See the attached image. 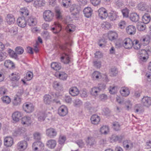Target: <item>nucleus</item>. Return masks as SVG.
Wrapping results in <instances>:
<instances>
[{
  "instance_id": "79ce46f5",
  "label": "nucleus",
  "mask_w": 151,
  "mask_h": 151,
  "mask_svg": "<svg viewBox=\"0 0 151 151\" xmlns=\"http://www.w3.org/2000/svg\"><path fill=\"white\" fill-rule=\"evenodd\" d=\"M151 52L149 50H147L145 49H142L139 50L138 53L141 56H146L147 57L148 56L149 54Z\"/></svg>"
},
{
  "instance_id": "a211bd4d",
  "label": "nucleus",
  "mask_w": 151,
  "mask_h": 151,
  "mask_svg": "<svg viewBox=\"0 0 151 151\" xmlns=\"http://www.w3.org/2000/svg\"><path fill=\"white\" fill-rule=\"evenodd\" d=\"M87 145L90 146V147L95 146L96 144V142L95 141L94 138L92 137H88L86 141Z\"/></svg>"
},
{
  "instance_id": "c9c22d12",
  "label": "nucleus",
  "mask_w": 151,
  "mask_h": 151,
  "mask_svg": "<svg viewBox=\"0 0 151 151\" xmlns=\"http://www.w3.org/2000/svg\"><path fill=\"white\" fill-rule=\"evenodd\" d=\"M137 8L139 10L144 11L146 10L147 6L146 4L143 2H141L138 4Z\"/></svg>"
},
{
  "instance_id": "5701e85b",
  "label": "nucleus",
  "mask_w": 151,
  "mask_h": 151,
  "mask_svg": "<svg viewBox=\"0 0 151 151\" xmlns=\"http://www.w3.org/2000/svg\"><path fill=\"white\" fill-rule=\"evenodd\" d=\"M120 92L121 95L123 96H127L129 94V91L127 87H122L120 90Z\"/></svg>"
},
{
  "instance_id": "bf43d9fd",
  "label": "nucleus",
  "mask_w": 151,
  "mask_h": 151,
  "mask_svg": "<svg viewBox=\"0 0 151 151\" xmlns=\"http://www.w3.org/2000/svg\"><path fill=\"white\" fill-rule=\"evenodd\" d=\"M118 73V71L116 68L114 67L110 69V73L111 76H115Z\"/></svg>"
},
{
  "instance_id": "f8f14e48",
  "label": "nucleus",
  "mask_w": 151,
  "mask_h": 151,
  "mask_svg": "<svg viewBox=\"0 0 151 151\" xmlns=\"http://www.w3.org/2000/svg\"><path fill=\"white\" fill-rule=\"evenodd\" d=\"M142 102L144 106L148 107L151 105V98L148 96H144L142 100Z\"/></svg>"
},
{
  "instance_id": "c85d7f7f",
  "label": "nucleus",
  "mask_w": 151,
  "mask_h": 151,
  "mask_svg": "<svg viewBox=\"0 0 151 151\" xmlns=\"http://www.w3.org/2000/svg\"><path fill=\"white\" fill-rule=\"evenodd\" d=\"M129 18L132 21L137 22L139 20V16L137 13H134L130 14Z\"/></svg>"
},
{
  "instance_id": "6ab92c4d",
  "label": "nucleus",
  "mask_w": 151,
  "mask_h": 151,
  "mask_svg": "<svg viewBox=\"0 0 151 151\" xmlns=\"http://www.w3.org/2000/svg\"><path fill=\"white\" fill-rule=\"evenodd\" d=\"M13 120L17 122L22 118L21 113L19 111H16L13 113L12 115Z\"/></svg>"
},
{
  "instance_id": "c03bdc74",
  "label": "nucleus",
  "mask_w": 151,
  "mask_h": 151,
  "mask_svg": "<svg viewBox=\"0 0 151 151\" xmlns=\"http://www.w3.org/2000/svg\"><path fill=\"white\" fill-rule=\"evenodd\" d=\"M22 123L23 124L28 125L31 123V118L29 116L24 117L22 118Z\"/></svg>"
},
{
  "instance_id": "7c9ffc66",
  "label": "nucleus",
  "mask_w": 151,
  "mask_h": 151,
  "mask_svg": "<svg viewBox=\"0 0 151 151\" xmlns=\"http://www.w3.org/2000/svg\"><path fill=\"white\" fill-rule=\"evenodd\" d=\"M150 37L149 36H147L142 37L140 40L141 43L145 45L148 44L150 42Z\"/></svg>"
},
{
  "instance_id": "dca6fc26",
  "label": "nucleus",
  "mask_w": 151,
  "mask_h": 151,
  "mask_svg": "<svg viewBox=\"0 0 151 151\" xmlns=\"http://www.w3.org/2000/svg\"><path fill=\"white\" fill-rule=\"evenodd\" d=\"M17 22L18 26L22 28L25 27L27 24L25 18L23 17L18 18L17 20Z\"/></svg>"
},
{
  "instance_id": "69168bd1",
  "label": "nucleus",
  "mask_w": 151,
  "mask_h": 151,
  "mask_svg": "<svg viewBox=\"0 0 151 151\" xmlns=\"http://www.w3.org/2000/svg\"><path fill=\"white\" fill-rule=\"evenodd\" d=\"M118 25L119 28L121 29H123L126 27V22L125 21H121L118 23Z\"/></svg>"
},
{
  "instance_id": "de8ad7c7",
  "label": "nucleus",
  "mask_w": 151,
  "mask_h": 151,
  "mask_svg": "<svg viewBox=\"0 0 151 151\" xmlns=\"http://www.w3.org/2000/svg\"><path fill=\"white\" fill-rule=\"evenodd\" d=\"M82 101L80 99H75L73 101L74 106L76 107H79L82 104Z\"/></svg>"
},
{
  "instance_id": "4468645a",
  "label": "nucleus",
  "mask_w": 151,
  "mask_h": 151,
  "mask_svg": "<svg viewBox=\"0 0 151 151\" xmlns=\"http://www.w3.org/2000/svg\"><path fill=\"white\" fill-rule=\"evenodd\" d=\"M5 19L7 24L9 25L14 24L15 21L14 15L11 14H7Z\"/></svg>"
},
{
  "instance_id": "1a4fd4ad",
  "label": "nucleus",
  "mask_w": 151,
  "mask_h": 151,
  "mask_svg": "<svg viewBox=\"0 0 151 151\" xmlns=\"http://www.w3.org/2000/svg\"><path fill=\"white\" fill-rule=\"evenodd\" d=\"M58 113L61 116H65L68 113V109L65 106H62L59 108Z\"/></svg>"
},
{
  "instance_id": "aec40b11",
  "label": "nucleus",
  "mask_w": 151,
  "mask_h": 151,
  "mask_svg": "<svg viewBox=\"0 0 151 151\" xmlns=\"http://www.w3.org/2000/svg\"><path fill=\"white\" fill-rule=\"evenodd\" d=\"M90 119L91 123L94 124H98L100 120L99 116L96 114L93 115Z\"/></svg>"
},
{
  "instance_id": "72a5a7b5",
  "label": "nucleus",
  "mask_w": 151,
  "mask_h": 151,
  "mask_svg": "<svg viewBox=\"0 0 151 151\" xmlns=\"http://www.w3.org/2000/svg\"><path fill=\"white\" fill-rule=\"evenodd\" d=\"M76 27L73 24H69L66 27V30L67 32L71 33L74 31L76 29Z\"/></svg>"
},
{
  "instance_id": "338daca9",
  "label": "nucleus",
  "mask_w": 151,
  "mask_h": 151,
  "mask_svg": "<svg viewBox=\"0 0 151 151\" xmlns=\"http://www.w3.org/2000/svg\"><path fill=\"white\" fill-rule=\"evenodd\" d=\"M76 143L78 145L80 148H82L84 145L85 144L84 142L82 140H79L76 142Z\"/></svg>"
},
{
  "instance_id": "ddd939ff",
  "label": "nucleus",
  "mask_w": 151,
  "mask_h": 151,
  "mask_svg": "<svg viewBox=\"0 0 151 151\" xmlns=\"http://www.w3.org/2000/svg\"><path fill=\"white\" fill-rule=\"evenodd\" d=\"M44 146V144L40 141L35 142L32 144V147L35 151L37 150L39 147L41 149H43Z\"/></svg>"
},
{
  "instance_id": "20e7f679",
  "label": "nucleus",
  "mask_w": 151,
  "mask_h": 151,
  "mask_svg": "<svg viewBox=\"0 0 151 151\" xmlns=\"http://www.w3.org/2000/svg\"><path fill=\"white\" fill-rule=\"evenodd\" d=\"M61 61L65 64H68L70 62V55L69 54L64 52L60 57Z\"/></svg>"
},
{
  "instance_id": "f03ea898",
  "label": "nucleus",
  "mask_w": 151,
  "mask_h": 151,
  "mask_svg": "<svg viewBox=\"0 0 151 151\" xmlns=\"http://www.w3.org/2000/svg\"><path fill=\"white\" fill-rule=\"evenodd\" d=\"M23 109L27 113H30L33 111L34 109V106L33 104L30 103H25L23 105Z\"/></svg>"
},
{
  "instance_id": "f704fd0d",
  "label": "nucleus",
  "mask_w": 151,
  "mask_h": 151,
  "mask_svg": "<svg viewBox=\"0 0 151 151\" xmlns=\"http://www.w3.org/2000/svg\"><path fill=\"white\" fill-rule=\"evenodd\" d=\"M33 5L36 7L43 6L45 4L44 0H34Z\"/></svg>"
},
{
  "instance_id": "f257e3e1",
  "label": "nucleus",
  "mask_w": 151,
  "mask_h": 151,
  "mask_svg": "<svg viewBox=\"0 0 151 151\" xmlns=\"http://www.w3.org/2000/svg\"><path fill=\"white\" fill-rule=\"evenodd\" d=\"M54 16V13L50 10H46L43 13V18L46 22H50L52 21Z\"/></svg>"
},
{
  "instance_id": "774afa93",
  "label": "nucleus",
  "mask_w": 151,
  "mask_h": 151,
  "mask_svg": "<svg viewBox=\"0 0 151 151\" xmlns=\"http://www.w3.org/2000/svg\"><path fill=\"white\" fill-rule=\"evenodd\" d=\"M34 137L35 139L36 140H39L41 139L40 134L38 132H36L33 134Z\"/></svg>"
},
{
  "instance_id": "4d7b16f0",
  "label": "nucleus",
  "mask_w": 151,
  "mask_h": 151,
  "mask_svg": "<svg viewBox=\"0 0 151 151\" xmlns=\"http://www.w3.org/2000/svg\"><path fill=\"white\" fill-rule=\"evenodd\" d=\"M15 51L17 54L21 55L24 52L23 48L21 47H17L15 49Z\"/></svg>"
},
{
  "instance_id": "603ef678",
  "label": "nucleus",
  "mask_w": 151,
  "mask_h": 151,
  "mask_svg": "<svg viewBox=\"0 0 151 151\" xmlns=\"http://www.w3.org/2000/svg\"><path fill=\"white\" fill-rule=\"evenodd\" d=\"M47 114L45 112L40 114V115L38 117V120L40 121H44L47 117Z\"/></svg>"
},
{
  "instance_id": "8fccbe9b",
  "label": "nucleus",
  "mask_w": 151,
  "mask_h": 151,
  "mask_svg": "<svg viewBox=\"0 0 151 151\" xmlns=\"http://www.w3.org/2000/svg\"><path fill=\"white\" fill-rule=\"evenodd\" d=\"M99 92L98 88L96 87H94L91 89V93L92 95L96 96L98 95V93Z\"/></svg>"
},
{
  "instance_id": "2eb2a0df",
  "label": "nucleus",
  "mask_w": 151,
  "mask_h": 151,
  "mask_svg": "<svg viewBox=\"0 0 151 151\" xmlns=\"http://www.w3.org/2000/svg\"><path fill=\"white\" fill-rule=\"evenodd\" d=\"M79 90L76 86L72 87L69 90V93L73 96H75L78 95L79 94Z\"/></svg>"
},
{
  "instance_id": "58836bf2",
  "label": "nucleus",
  "mask_w": 151,
  "mask_h": 151,
  "mask_svg": "<svg viewBox=\"0 0 151 151\" xmlns=\"http://www.w3.org/2000/svg\"><path fill=\"white\" fill-rule=\"evenodd\" d=\"M56 144L55 141L51 139L47 141L46 145L50 148L53 149L55 147Z\"/></svg>"
},
{
  "instance_id": "b1692460",
  "label": "nucleus",
  "mask_w": 151,
  "mask_h": 151,
  "mask_svg": "<svg viewBox=\"0 0 151 151\" xmlns=\"http://www.w3.org/2000/svg\"><path fill=\"white\" fill-rule=\"evenodd\" d=\"M19 12L22 17H24L28 16L29 12L27 8L26 7L21 8L20 9Z\"/></svg>"
},
{
  "instance_id": "a18cd8bd",
  "label": "nucleus",
  "mask_w": 151,
  "mask_h": 151,
  "mask_svg": "<svg viewBox=\"0 0 151 151\" xmlns=\"http://www.w3.org/2000/svg\"><path fill=\"white\" fill-rule=\"evenodd\" d=\"M11 80L13 81H17L20 78V77L19 74V73H12L11 74Z\"/></svg>"
},
{
  "instance_id": "393cba45",
  "label": "nucleus",
  "mask_w": 151,
  "mask_h": 151,
  "mask_svg": "<svg viewBox=\"0 0 151 151\" xmlns=\"http://www.w3.org/2000/svg\"><path fill=\"white\" fill-rule=\"evenodd\" d=\"M92 12V9L90 7L85 8L83 11L85 16L87 18H89L91 16Z\"/></svg>"
},
{
  "instance_id": "4be33fe9",
  "label": "nucleus",
  "mask_w": 151,
  "mask_h": 151,
  "mask_svg": "<svg viewBox=\"0 0 151 151\" xmlns=\"http://www.w3.org/2000/svg\"><path fill=\"white\" fill-rule=\"evenodd\" d=\"M27 23L30 26H34L37 24V22L35 18L30 17L27 19Z\"/></svg>"
},
{
  "instance_id": "052dcab7",
  "label": "nucleus",
  "mask_w": 151,
  "mask_h": 151,
  "mask_svg": "<svg viewBox=\"0 0 151 151\" xmlns=\"http://www.w3.org/2000/svg\"><path fill=\"white\" fill-rule=\"evenodd\" d=\"M137 29L140 31H143L146 29V26L141 23H138L137 25Z\"/></svg>"
},
{
  "instance_id": "ea45409f",
  "label": "nucleus",
  "mask_w": 151,
  "mask_h": 151,
  "mask_svg": "<svg viewBox=\"0 0 151 151\" xmlns=\"http://www.w3.org/2000/svg\"><path fill=\"white\" fill-rule=\"evenodd\" d=\"M51 66L53 69L56 70H60L61 67V64L56 62L52 63L51 64Z\"/></svg>"
},
{
  "instance_id": "09e8293b",
  "label": "nucleus",
  "mask_w": 151,
  "mask_h": 151,
  "mask_svg": "<svg viewBox=\"0 0 151 151\" xmlns=\"http://www.w3.org/2000/svg\"><path fill=\"white\" fill-rule=\"evenodd\" d=\"M143 107L140 104H136L134 107V110L135 113L141 112L143 111Z\"/></svg>"
},
{
  "instance_id": "39448f33",
  "label": "nucleus",
  "mask_w": 151,
  "mask_h": 151,
  "mask_svg": "<svg viewBox=\"0 0 151 151\" xmlns=\"http://www.w3.org/2000/svg\"><path fill=\"white\" fill-rule=\"evenodd\" d=\"M134 41H132L129 38H127L123 41V45L124 48L127 49H130L133 45Z\"/></svg>"
},
{
  "instance_id": "cd10ccee",
  "label": "nucleus",
  "mask_w": 151,
  "mask_h": 151,
  "mask_svg": "<svg viewBox=\"0 0 151 151\" xmlns=\"http://www.w3.org/2000/svg\"><path fill=\"white\" fill-rule=\"evenodd\" d=\"M53 86L54 89L58 91L63 90V87L62 84L57 81H55L53 84Z\"/></svg>"
},
{
  "instance_id": "3c124183",
  "label": "nucleus",
  "mask_w": 151,
  "mask_h": 151,
  "mask_svg": "<svg viewBox=\"0 0 151 151\" xmlns=\"http://www.w3.org/2000/svg\"><path fill=\"white\" fill-rule=\"evenodd\" d=\"M92 76L94 79H96L101 78V73L98 71H94L92 74Z\"/></svg>"
},
{
  "instance_id": "a878e982",
  "label": "nucleus",
  "mask_w": 151,
  "mask_h": 151,
  "mask_svg": "<svg viewBox=\"0 0 151 151\" xmlns=\"http://www.w3.org/2000/svg\"><path fill=\"white\" fill-rule=\"evenodd\" d=\"M117 37V34L114 32L109 31L108 33V37L109 40L112 41L116 40Z\"/></svg>"
},
{
  "instance_id": "e2e57ef3",
  "label": "nucleus",
  "mask_w": 151,
  "mask_h": 151,
  "mask_svg": "<svg viewBox=\"0 0 151 151\" xmlns=\"http://www.w3.org/2000/svg\"><path fill=\"white\" fill-rule=\"evenodd\" d=\"M122 12L124 17H128L129 10L127 8L122 9Z\"/></svg>"
},
{
  "instance_id": "0e129e2a",
  "label": "nucleus",
  "mask_w": 151,
  "mask_h": 151,
  "mask_svg": "<svg viewBox=\"0 0 151 151\" xmlns=\"http://www.w3.org/2000/svg\"><path fill=\"white\" fill-rule=\"evenodd\" d=\"M71 0H63L62 3L64 7H67L70 5Z\"/></svg>"
},
{
  "instance_id": "9d476101",
  "label": "nucleus",
  "mask_w": 151,
  "mask_h": 151,
  "mask_svg": "<svg viewBox=\"0 0 151 151\" xmlns=\"http://www.w3.org/2000/svg\"><path fill=\"white\" fill-rule=\"evenodd\" d=\"M57 132L54 129L50 128L47 129L46 134L48 137L51 138H53L56 136Z\"/></svg>"
},
{
  "instance_id": "f3484780",
  "label": "nucleus",
  "mask_w": 151,
  "mask_h": 151,
  "mask_svg": "<svg viewBox=\"0 0 151 151\" xmlns=\"http://www.w3.org/2000/svg\"><path fill=\"white\" fill-rule=\"evenodd\" d=\"M126 32L129 35H132L135 34L136 28L133 25H129L126 29Z\"/></svg>"
},
{
  "instance_id": "680f3d73",
  "label": "nucleus",
  "mask_w": 151,
  "mask_h": 151,
  "mask_svg": "<svg viewBox=\"0 0 151 151\" xmlns=\"http://www.w3.org/2000/svg\"><path fill=\"white\" fill-rule=\"evenodd\" d=\"M55 46L56 47V48H59L63 50H64L65 49H66V52H67V50H68L69 53L70 52V50L69 49H67L65 46L61 45L58 43L56 44V45H55Z\"/></svg>"
},
{
  "instance_id": "2f4dec72",
  "label": "nucleus",
  "mask_w": 151,
  "mask_h": 151,
  "mask_svg": "<svg viewBox=\"0 0 151 151\" xmlns=\"http://www.w3.org/2000/svg\"><path fill=\"white\" fill-rule=\"evenodd\" d=\"M44 103L46 104H50L52 101L51 96L49 94H45L43 97Z\"/></svg>"
},
{
  "instance_id": "0eeeda50",
  "label": "nucleus",
  "mask_w": 151,
  "mask_h": 151,
  "mask_svg": "<svg viewBox=\"0 0 151 151\" xmlns=\"http://www.w3.org/2000/svg\"><path fill=\"white\" fill-rule=\"evenodd\" d=\"M27 142L25 141L19 142L17 145V149L19 151H23L27 147Z\"/></svg>"
},
{
  "instance_id": "5fc2aeb1",
  "label": "nucleus",
  "mask_w": 151,
  "mask_h": 151,
  "mask_svg": "<svg viewBox=\"0 0 151 151\" xmlns=\"http://www.w3.org/2000/svg\"><path fill=\"white\" fill-rule=\"evenodd\" d=\"M120 125L118 122H114L113 124V128L116 131H118L120 130Z\"/></svg>"
},
{
  "instance_id": "6e6552de",
  "label": "nucleus",
  "mask_w": 151,
  "mask_h": 151,
  "mask_svg": "<svg viewBox=\"0 0 151 151\" xmlns=\"http://www.w3.org/2000/svg\"><path fill=\"white\" fill-rule=\"evenodd\" d=\"M123 146L126 150L132 149L133 146V143L130 140L126 139L123 143Z\"/></svg>"
},
{
  "instance_id": "6e6d98bb",
  "label": "nucleus",
  "mask_w": 151,
  "mask_h": 151,
  "mask_svg": "<svg viewBox=\"0 0 151 151\" xmlns=\"http://www.w3.org/2000/svg\"><path fill=\"white\" fill-rule=\"evenodd\" d=\"M135 49L138 50L140 47V45L139 43V42L138 40H134L133 46Z\"/></svg>"
},
{
  "instance_id": "864d4df0",
  "label": "nucleus",
  "mask_w": 151,
  "mask_h": 151,
  "mask_svg": "<svg viewBox=\"0 0 151 151\" xmlns=\"http://www.w3.org/2000/svg\"><path fill=\"white\" fill-rule=\"evenodd\" d=\"M1 99L4 103L8 104L11 102V99L8 96H4L1 98Z\"/></svg>"
},
{
  "instance_id": "13d9d810",
  "label": "nucleus",
  "mask_w": 151,
  "mask_h": 151,
  "mask_svg": "<svg viewBox=\"0 0 151 151\" xmlns=\"http://www.w3.org/2000/svg\"><path fill=\"white\" fill-rule=\"evenodd\" d=\"M102 28L106 29H108L111 27V24L108 22H104L101 24Z\"/></svg>"
},
{
  "instance_id": "e433bc0d",
  "label": "nucleus",
  "mask_w": 151,
  "mask_h": 151,
  "mask_svg": "<svg viewBox=\"0 0 151 151\" xmlns=\"http://www.w3.org/2000/svg\"><path fill=\"white\" fill-rule=\"evenodd\" d=\"M56 17L57 19H62V13L60 9L58 7H56L55 9Z\"/></svg>"
},
{
  "instance_id": "4c0bfd02",
  "label": "nucleus",
  "mask_w": 151,
  "mask_h": 151,
  "mask_svg": "<svg viewBox=\"0 0 151 151\" xmlns=\"http://www.w3.org/2000/svg\"><path fill=\"white\" fill-rule=\"evenodd\" d=\"M21 100L20 97L15 95L14 97L12 102L14 105L17 106L20 105L21 103Z\"/></svg>"
},
{
  "instance_id": "412c9836",
  "label": "nucleus",
  "mask_w": 151,
  "mask_h": 151,
  "mask_svg": "<svg viewBox=\"0 0 151 151\" xmlns=\"http://www.w3.org/2000/svg\"><path fill=\"white\" fill-rule=\"evenodd\" d=\"M4 145L7 147L11 146L13 143V139L11 137H6L4 140Z\"/></svg>"
},
{
  "instance_id": "bb28decb",
  "label": "nucleus",
  "mask_w": 151,
  "mask_h": 151,
  "mask_svg": "<svg viewBox=\"0 0 151 151\" xmlns=\"http://www.w3.org/2000/svg\"><path fill=\"white\" fill-rule=\"evenodd\" d=\"M55 76L60 79L63 80H66L67 77V74L63 72H57L55 73Z\"/></svg>"
},
{
  "instance_id": "473e14b6",
  "label": "nucleus",
  "mask_w": 151,
  "mask_h": 151,
  "mask_svg": "<svg viewBox=\"0 0 151 151\" xmlns=\"http://www.w3.org/2000/svg\"><path fill=\"white\" fill-rule=\"evenodd\" d=\"M4 65L6 67L9 69L15 68L14 63L10 60H5L4 63Z\"/></svg>"
},
{
  "instance_id": "c756f323",
  "label": "nucleus",
  "mask_w": 151,
  "mask_h": 151,
  "mask_svg": "<svg viewBox=\"0 0 151 151\" xmlns=\"http://www.w3.org/2000/svg\"><path fill=\"white\" fill-rule=\"evenodd\" d=\"M150 16L148 14H145L142 17V20L143 23L145 24L148 23L150 22Z\"/></svg>"
},
{
  "instance_id": "9b49d317",
  "label": "nucleus",
  "mask_w": 151,
  "mask_h": 151,
  "mask_svg": "<svg viewBox=\"0 0 151 151\" xmlns=\"http://www.w3.org/2000/svg\"><path fill=\"white\" fill-rule=\"evenodd\" d=\"M99 16L102 19H105L108 16L106 10L103 8H100L98 10Z\"/></svg>"
},
{
  "instance_id": "7ed1b4c3",
  "label": "nucleus",
  "mask_w": 151,
  "mask_h": 151,
  "mask_svg": "<svg viewBox=\"0 0 151 151\" xmlns=\"http://www.w3.org/2000/svg\"><path fill=\"white\" fill-rule=\"evenodd\" d=\"M50 29L54 34H58L61 30V25L58 23L54 22Z\"/></svg>"
},
{
  "instance_id": "49530a36",
  "label": "nucleus",
  "mask_w": 151,
  "mask_h": 151,
  "mask_svg": "<svg viewBox=\"0 0 151 151\" xmlns=\"http://www.w3.org/2000/svg\"><path fill=\"white\" fill-rule=\"evenodd\" d=\"M8 52L12 58H14L15 59L17 58V53L16 52H15L13 50L9 49L8 50Z\"/></svg>"
},
{
  "instance_id": "a19ab883",
  "label": "nucleus",
  "mask_w": 151,
  "mask_h": 151,
  "mask_svg": "<svg viewBox=\"0 0 151 151\" xmlns=\"http://www.w3.org/2000/svg\"><path fill=\"white\" fill-rule=\"evenodd\" d=\"M118 12L115 11L112 12L110 13L109 18L111 20L114 21L116 20L118 17Z\"/></svg>"
},
{
  "instance_id": "423d86ee",
  "label": "nucleus",
  "mask_w": 151,
  "mask_h": 151,
  "mask_svg": "<svg viewBox=\"0 0 151 151\" xmlns=\"http://www.w3.org/2000/svg\"><path fill=\"white\" fill-rule=\"evenodd\" d=\"M124 138V136L122 134L119 135L113 134L110 137V139L114 142H118L119 143H121Z\"/></svg>"
},
{
  "instance_id": "37998d69",
  "label": "nucleus",
  "mask_w": 151,
  "mask_h": 151,
  "mask_svg": "<svg viewBox=\"0 0 151 151\" xmlns=\"http://www.w3.org/2000/svg\"><path fill=\"white\" fill-rule=\"evenodd\" d=\"M100 132L102 134H106L109 132V128L107 126H103L100 129Z\"/></svg>"
}]
</instances>
